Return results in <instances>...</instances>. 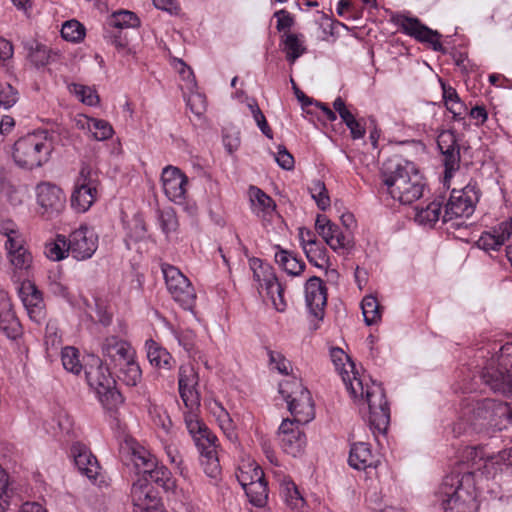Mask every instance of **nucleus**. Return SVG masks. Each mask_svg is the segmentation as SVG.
<instances>
[{"mask_svg":"<svg viewBox=\"0 0 512 512\" xmlns=\"http://www.w3.org/2000/svg\"><path fill=\"white\" fill-rule=\"evenodd\" d=\"M330 356L354 403L361 412L367 411L373 433L384 435L390 423V409L382 385L368 375L360 374L342 349L332 348Z\"/></svg>","mask_w":512,"mask_h":512,"instance_id":"f257e3e1","label":"nucleus"},{"mask_svg":"<svg viewBox=\"0 0 512 512\" xmlns=\"http://www.w3.org/2000/svg\"><path fill=\"white\" fill-rule=\"evenodd\" d=\"M458 467L445 476L435 493L444 512H477L480 486L477 478L481 470L473 469L471 460L463 456V448L457 459Z\"/></svg>","mask_w":512,"mask_h":512,"instance_id":"f03ea898","label":"nucleus"},{"mask_svg":"<svg viewBox=\"0 0 512 512\" xmlns=\"http://www.w3.org/2000/svg\"><path fill=\"white\" fill-rule=\"evenodd\" d=\"M382 187L395 201L410 205L419 200L424 193L426 183L417 166L408 160L395 158L384 164Z\"/></svg>","mask_w":512,"mask_h":512,"instance_id":"7ed1b4c3","label":"nucleus"},{"mask_svg":"<svg viewBox=\"0 0 512 512\" xmlns=\"http://www.w3.org/2000/svg\"><path fill=\"white\" fill-rule=\"evenodd\" d=\"M53 149L52 133L45 129L36 130L14 143L12 157L19 167L32 170L45 165Z\"/></svg>","mask_w":512,"mask_h":512,"instance_id":"20e7f679","label":"nucleus"},{"mask_svg":"<svg viewBox=\"0 0 512 512\" xmlns=\"http://www.w3.org/2000/svg\"><path fill=\"white\" fill-rule=\"evenodd\" d=\"M463 417L475 429L489 426L501 430L505 427V422L512 421V411L506 403L482 399L467 404L463 410Z\"/></svg>","mask_w":512,"mask_h":512,"instance_id":"39448f33","label":"nucleus"},{"mask_svg":"<svg viewBox=\"0 0 512 512\" xmlns=\"http://www.w3.org/2000/svg\"><path fill=\"white\" fill-rule=\"evenodd\" d=\"M236 477L244 489L249 502L256 507H263L268 500V488L264 473L257 462L249 456L239 461Z\"/></svg>","mask_w":512,"mask_h":512,"instance_id":"423d86ee","label":"nucleus"},{"mask_svg":"<svg viewBox=\"0 0 512 512\" xmlns=\"http://www.w3.org/2000/svg\"><path fill=\"white\" fill-rule=\"evenodd\" d=\"M279 393L286 401L294 422L307 424L315 417V408L310 392L301 381L293 378L279 384Z\"/></svg>","mask_w":512,"mask_h":512,"instance_id":"0eeeda50","label":"nucleus"},{"mask_svg":"<svg viewBox=\"0 0 512 512\" xmlns=\"http://www.w3.org/2000/svg\"><path fill=\"white\" fill-rule=\"evenodd\" d=\"M1 234L7 238L5 248L9 263L13 268V278L20 281L21 278L28 276L33 264V256L25 247V237L17 229L3 226Z\"/></svg>","mask_w":512,"mask_h":512,"instance_id":"6e6552de","label":"nucleus"},{"mask_svg":"<svg viewBox=\"0 0 512 512\" xmlns=\"http://www.w3.org/2000/svg\"><path fill=\"white\" fill-rule=\"evenodd\" d=\"M463 456L470 459L473 469L481 470V476L486 479L494 477L504 468H512V447L490 454L483 447L466 446Z\"/></svg>","mask_w":512,"mask_h":512,"instance_id":"1a4fd4ad","label":"nucleus"},{"mask_svg":"<svg viewBox=\"0 0 512 512\" xmlns=\"http://www.w3.org/2000/svg\"><path fill=\"white\" fill-rule=\"evenodd\" d=\"M89 387L94 391L103 406L116 404L121 396L116 390V381L107 365L96 359L85 372Z\"/></svg>","mask_w":512,"mask_h":512,"instance_id":"9d476101","label":"nucleus"},{"mask_svg":"<svg viewBox=\"0 0 512 512\" xmlns=\"http://www.w3.org/2000/svg\"><path fill=\"white\" fill-rule=\"evenodd\" d=\"M499 352V367L495 368L492 364L487 366L482 379L493 391L506 394L512 392V343L504 344Z\"/></svg>","mask_w":512,"mask_h":512,"instance_id":"9b49d317","label":"nucleus"},{"mask_svg":"<svg viewBox=\"0 0 512 512\" xmlns=\"http://www.w3.org/2000/svg\"><path fill=\"white\" fill-rule=\"evenodd\" d=\"M480 199V190L476 183L469 182L460 190L453 189L445 205L443 223L457 218H469L475 211Z\"/></svg>","mask_w":512,"mask_h":512,"instance_id":"f8f14e48","label":"nucleus"},{"mask_svg":"<svg viewBox=\"0 0 512 512\" xmlns=\"http://www.w3.org/2000/svg\"><path fill=\"white\" fill-rule=\"evenodd\" d=\"M161 270L172 298L184 309H192L196 300V292L190 280L173 265L164 263L161 265Z\"/></svg>","mask_w":512,"mask_h":512,"instance_id":"ddd939ff","label":"nucleus"},{"mask_svg":"<svg viewBox=\"0 0 512 512\" xmlns=\"http://www.w3.org/2000/svg\"><path fill=\"white\" fill-rule=\"evenodd\" d=\"M391 21L404 34L415 38L419 42L430 44L434 51L442 52L444 50L440 41V33L422 24L418 18L409 17L404 14H395L392 16Z\"/></svg>","mask_w":512,"mask_h":512,"instance_id":"4468645a","label":"nucleus"},{"mask_svg":"<svg viewBox=\"0 0 512 512\" xmlns=\"http://www.w3.org/2000/svg\"><path fill=\"white\" fill-rule=\"evenodd\" d=\"M38 212L46 219L52 220L65 209L66 196L63 190L50 182H41L36 187Z\"/></svg>","mask_w":512,"mask_h":512,"instance_id":"2eb2a0df","label":"nucleus"},{"mask_svg":"<svg viewBox=\"0 0 512 512\" xmlns=\"http://www.w3.org/2000/svg\"><path fill=\"white\" fill-rule=\"evenodd\" d=\"M70 255L77 261L93 257L98 249L99 237L92 226H79L68 236Z\"/></svg>","mask_w":512,"mask_h":512,"instance_id":"dca6fc26","label":"nucleus"},{"mask_svg":"<svg viewBox=\"0 0 512 512\" xmlns=\"http://www.w3.org/2000/svg\"><path fill=\"white\" fill-rule=\"evenodd\" d=\"M162 188L167 198L176 203L184 204L187 197L189 179L178 167L168 165L161 173Z\"/></svg>","mask_w":512,"mask_h":512,"instance_id":"f3484780","label":"nucleus"},{"mask_svg":"<svg viewBox=\"0 0 512 512\" xmlns=\"http://www.w3.org/2000/svg\"><path fill=\"white\" fill-rule=\"evenodd\" d=\"M131 499L133 503L132 512L156 511L157 508L164 507L158 492L151 485L147 478H138L131 488Z\"/></svg>","mask_w":512,"mask_h":512,"instance_id":"a211bd4d","label":"nucleus"},{"mask_svg":"<svg viewBox=\"0 0 512 512\" xmlns=\"http://www.w3.org/2000/svg\"><path fill=\"white\" fill-rule=\"evenodd\" d=\"M304 297L310 316L321 321L327 305V288L322 279L317 276L310 277L304 285Z\"/></svg>","mask_w":512,"mask_h":512,"instance_id":"6ab92c4d","label":"nucleus"},{"mask_svg":"<svg viewBox=\"0 0 512 512\" xmlns=\"http://www.w3.org/2000/svg\"><path fill=\"white\" fill-rule=\"evenodd\" d=\"M300 423L285 419L278 429V439L283 451L294 457L300 455L306 445V436L299 427Z\"/></svg>","mask_w":512,"mask_h":512,"instance_id":"aec40b11","label":"nucleus"},{"mask_svg":"<svg viewBox=\"0 0 512 512\" xmlns=\"http://www.w3.org/2000/svg\"><path fill=\"white\" fill-rule=\"evenodd\" d=\"M317 226H300L299 240L308 261L316 267L327 262L325 247L317 240Z\"/></svg>","mask_w":512,"mask_h":512,"instance_id":"412c9836","label":"nucleus"},{"mask_svg":"<svg viewBox=\"0 0 512 512\" xmlns=\"http://www.w3.org/2000/svg\"><path fill=\"white\" fill-rule=\"evenodd\" d=\"M199 382L198 373L190 364L179 368L178 386L179 394L185 407H200V393L197 390Z\"/></svg>","mask_w":512,"mask_h":512,"instance_id":"4be33fe9","label":"nucleus"},{"mask_svg":"<svg viewBox=\"0 0 512 512\" xmlns=\"http://www.w3.org/2000/svg\"><path fill=\"white\" fill-rule=\"evenodd\" d=\"M183 419L185 427L197 448L218 441L201 418L199 407H186V411L183 412Z\"/></svg>","mask_w":512,"mask_h":512,"instance_id":"5701e85b","label":"nucleus"},{"mask_svg":"<svg viewBox=\"0 0 512 512\" xmlns=\"http://www.w3.org/2000/svg\"><path fill=\"white\" fill-rule=\"evenodd\" d=\"M102 354L106 365L114 368L127 360H132L136 356V351L129 342L116 336H110L103 342Z\"/></svg>","mask_w":512,"mask_h":512,"instance_id":"b1692460","label":"nucleus"},{"mask_svg":"<svg viewBox=\"0 0 512 512\" xmlns=\"http://www.w3.org/2000/svg\"><path fill=\"white\" fill-rule=\"evenodd\" d=\"M71 456L79 472L92 483L100 485V481H98L100 466L89 448L80 442H76L71 446Z\"/></svg>","mask_w":512,"mask_h":512,"instance_id":"393cba45","label":"nucleus"},{"mask_svg":"<svg viewBox=\"0 0 512 512\" xmlns=\"http://www.w3.org/2000/svg\"><path fill=\"white\" fill-rule=\"evenodd\" d=\"M19 296L30 319L40 323L45 318V309L42 293L31 281H23L19 288Z\"/></svg>","mask_w":512,"mask_h":512,"instance_id":"a878e982","label":"nucleus"},{"mask_svg":"<svg viewBox=\"0 0 512 512\" xmlns=\"http://www.w3.org/2000/svg\"><path fill=\"white\" fill-rule=\"evenodd\" d=\"M348 463L355 470L366 471L377 469L381 465V458L372 451L369 443L359 441L351 444Z\"/></svg>","mask_w":512,"mask_h":512,"instance_id":"bb28decb","label":"nucleus"},{"mask_svg":"<svg viewBox=\"0 0 512 512\" xmlns=\"http://www.w3.org/2000/svg\"><path fill=\"white\" fill-rule=\"evenodd\" d=\"M146 478L151 485L152 482L156 483L158 486H161L165 492L171 493L178 500H185L189 497L188 491L177 486L168 468L164 465H159L158 462L154 467L148 470Z\"/></svg>","mask_w":512,"mask_h":512,"instance_id":"cd10ccee","label":"nucleus"},{"mask_svg":"<svg viewBox=\"0 0 512 512\" xmlns=\"http://www.w3.org/2000/svg\"><path fill=\"white\" fill-rule=\"evenodd\" d=\"M0 330L10 339L21 335V325L12 308L8 293L0 288Z\"/></svg>","mask_w":512,"mask_h":512,"instance_id":"c85d7f7f","label":"nucleus"},{"mask_svg":"<svg viewBox=\"0 0 512 512\" xmlns=\"http://www.w3.org/2000/svg\"><path fill=\"white\" fill-rule=\"evenodd\" d=\"M512 235V226H487L476 244L484 251H495L502 247Z\"/></svg>","mask_w":512,"mask_h":512,"instance_id":"c756f323","label":"nucleus"},{"mask_svg":"<svg viewBox=\"0 0 512 512\" xmlns=\"http://www.w3.org/2000/svg\"><path fill=\"white\" fill-rule=\"evenodd\" d=\"M333 108L339 114L342 122L350 131L353 140H360L366 134V121L364 118H357L346 106L345 101L341 97H337L333 102Z\"/></svg>","mask_w":512,"mask_h":512,"instance_id":"7c9ffc66","label":"nucleus"},{"mask_svg":"<svg viewBox=\"0 0 512 512\" xmlns=\"http://www.w3.org/2000/svg\"><path fill=\"white\" fill-rule=\"evenodd\" d=\"M317 233L334 251L348 248L352 243V235L348 226H317Z\"/></svg>","mask_w":512,"mask_h":512,"instance_id":"2f4dec72","label":"nucleus"},{"mask_svg":"<svg viewBox=\"0 0 512 512\" xmlns=\"http://www.w3.org/2000/svg\"><path fill=\"white\" fill-rule=\"evenodd\" d=\"M217 442H213L198 448L200 462L207 477L218 480L221 475V467L217 455Z\"/></svg>","mask_w":512,"mask_h":512,"instance_id":"473e14b6","label":"nucleus"},{"mask_svg":"<svg viewBox=\"0 0 512 512\" xmlns=\"http://www.w3.org/2000/svg\"><path fill=\"white\" fill-rule=\"evenodd\" d=\"M0 194L12 206L20 205L26 196L23 188L15 185L9 171L0 167Z\"/></svg>","mask_w":512,"mask_h":512,"instance_id":"72a5a7b5","label":"nucleus"},{"mask_svg":"<svg viewBox=\"0 0 512 512\" xmlns=\"http://www.w3.org/2000/svg\"><path fill=\"white\" fill-rule=\"evenodd\" d=\"M250 267L253 271L254 280L258 282L261 288L278 289V279L271 265L258 258H253L250 260Z\"/></svg>","mask_w":512,"mask_h":512,"instance_id":"f704fd0d","label":"nucleus"},{"mask_svg":"<svg viewBox=\"0 0 512 512\" xmlns=\"http://www.w3.org/2000/svg\"><path fill=\"white\" fill-rule=\"evenodd\" d=\"M280 46L290 64H293L299 57L305 54L307 50L304 45V36L296 33L282 34Z\"/></svg>","mask_w":512,"mask_h":512,"instance_id":"c9c22d12","label":"nucleus"},{"mask_svg":"<svg viewBox=\"0 0 512 512\" xmlns=\"http://www.w3.org/2000/svg\"><path fill=\"white\" fill-rule=\"evenodd\" d=\"M147 358L152 366L160 369H172L174 360L171 354L153 339L145 342Z\"/></svg>","mask_w":512,"mask_h":512,"instance_id":"e433bc0d","label":"nucleus"},{"mask_svg":"<svg viewBox=\"0 0 512 512\" xmlns=\"http://www.w3.org/2000/svg\"><path fill=\"white\" fill-rule=\"evenodd\" d=\"M119 381L129 387L136 386L142 379V370L137 357L113 368Z\"/></svg>","mask_w":512,"mask_h":512,"instance_id":"4c0bfd02","label":"nucleus"},{"mask_svg":"<svg viewBox=\"0 0 512 512\" xmlns=\"http://www.w3.org/2000/svg\"><path fill=\"white\" fill-rule=\"evenodd\" d=\"M44 254L49 260L54 262L66 259L70 255L68 238L62 234L56 235L55 238L45 243Z\"/></svg>","mask_w":512,"mask_h":512,"instance_id":"58836bf2","label":"nucleus"},{"mask_svg":"<svg viewBox=\"0 0 512 512\" xmlns=\"http://www.w3.org/2000/svg\"><path fill=\"white\" fill-rule=\"evenodd\" d=\"M249 196L253 210L257 214L262 213L265 219L275 211V202L260 188L251 186L249 189Z\"/></svg>","mask_w":512,"mask_h":512,"instance_id":"ea45409f","label":"nucleus"},{"mask_svg":"<svg viewBox=\"0 0 512 512\" xmlns=\"http://www.w3.org/2000/svg\"><path fill=\"white\" fill-rule=\"evenodd\" d=\"M132 449V461L135 467L139 470V478L146 477L148 470L155 466L157 463L156 457L144 447L134 444Z\"/></svg>","mask_w":512,"mask_h":512,"instance_id":"a19ab883","label":"nucleus"},{"mask_svg":"<svg viewBox=\"0 0 512 512\" xmlns=\"http://www.w3.org/2000/svg\"><path fill=\"white\" fill-rule=\"evenodd\" d=\"M98 191L91 188L74 187L71 195V207L78 213L86 212L97 199Z\"/></svg>","mask_w":512,"mask_h":512,"instance_id":"79ce46f5","label":"nucleus"},{"mask_svg":"<svg viewBox=\"0 0 512 512\" xmlns=\"http://www.w3.org/2000/svg\"><path fill=\"white\" fill-rule=\"evenodd\" d=\"M280 491L284 502L292 510H301L304 508L305 500L293 481L289 479L283 480L280 485Z\"/></svg>","mask_w":512,"mask_h":512,"instance_id":"37998d69","label":"nucleus"},{"mask_svg":"<svg viewBox=\"0 0 512 512\" xmlns=\"http://www.w3.org/2000/svg\"><path fill=\"white\" fill-rule=\"evenodd\" d=\"M141 24L139 17L132 11L119 10L111 14L106 25L114 29L138 28Z\"/></svg>","mask_w":512,"mask_h":512,"instance_id":"c03bdc74","label":"nucleus"},{"mask_svg":"<svg viewBox=\"0 0 512 512\" xmlns=\"http://www.w3.org/2000/svg\"><path fill=\"white\" fill-rule=\"evenodd\" d=\"M439 150L443 156L444 184L446 185L460 167V145L456 144L448 147L447 151L445 149Z\"/></svg>","mask_w":512,"mask_h":512,"instance_id":"a18cd8bd","label":"nucleus"},{"mask_svg":"<svg viewBox=\"0 0 512 512\" xmlns=\"http://www.w3.org/2000/svg\"><path fill=\"white\" fill-rule=\"evenodd\" d=\"M28 50V58L36 67H44L49 64L53 52L45 45L37 41H31L25 45Z\"/></svg>","mask_w":512,"mask_h":512,"instance_id":"49530a36","label":"nucleus"},{"mask_svg":"<svg viewBox=\"0 0 512 512\" xmlns=\"http://www.w3.org/2000/svg\"><path fill=\"white\" fill-rule=\"evenodd\" d=\"M364 321L368 326L375 325L382 318V311L376 297L372 295L365 296L361 302Z\"/></svg>","mask_w":512,"mask_h":512,"instance_id":"de8ad7c7","label":"nucleus"},{"mask_svg":"<svg viewBox=\"0 0 512 512\" xmlns=\"http://www.w3.org/2000/svg\"><path fill=\"white\" fill-rule=\"evenodd\" d=\"M61 361L63 368L72 374L78 375L83 369L79 350L73 346H66L61 349Z\"/></svg>","mask_w":512,"mask_h":512,"instance_id":"09e8293b","label":"nucleus"},{"mask_svg":"<svg viewBox=\"0 0 512 512\" xmlns=\"http://www.w3.org/2000/svg\"><path fill=\"white\" fill-rule=\"evenodd\" d=\"M99 177L98 172L87 163H83L79 171V175L76 178L74 187L79 188H91V190L98 191Z\"/></svg>","mask_w":512,"mask_h":512,"instance_id":"8fccbe9b","label":"nucleus"},{"mask_svg":"<svg viewBox=\"0 0 512 512\" xmlns=\"http://www.w3.org/2000/svg\"><path fill=\"white\" fill-rule=\"evenodd\" d=\"M87 128L97 141L107 140L111 138L114 133L111 124L103 119L88 118Z\"/></svg>","mask_w":512,"mask_h":512,"instance_id":"3c124183","label":"nucleus"},{"mask_svg":"<svg viewBox=\"0 0 512 512\" xmlns=\"http://www.w3.org/2000/svg\"><path fill=\"white\" fill-rule=\"evenodd\" d=\"M69 91L73 93L82 103L95 106L99 103V96L95 89L77 83L69 85Z\"/></svg>","mask_w":512,"mask_h":512,"instance_id":"603ef678","label":"nucleus"},{"mask_svg":"<svg viewBox=\"0 0 512 512\" xmlns=\"http://www.w3.org/2000/svg\"><path fill=\"white\" fill-rule=\"evenodd\" d=\"M44 343L48 356H53L62 345V337L59 334V329L53 322H49L46 326Z\"/></svg>","mask_w":512,"mask_h":512,"instance_id":"864d4df0","label":"nucleus"},{"mask_svg":"<svg viewBox=\"0 0 512 512\" xmlns=\"http://www.w3.org/2000/svg\"><path fill=\"white\" fill-rule=\"evenodd\" d=\"M61 36L70 42H80L85 36V27L77 20L66 21L62 25Z\"/></svg>","mask_w":512,"mask_h":512,"instance_id":"5fc2aeb1","label":"nucleus"},{"mask_svg":"<svg viewBox=\"0 0 512 512\" xmlns=\"http://www.w3.org/2000/svg\"><path fill=\"white\" fill-rule=\"evenodd\" d=\"M213 415L215 416L219 427L228 436L234 435L233 421L227 410L218 402L214 403V407L211 408Z\"/></svg>","mask_w":512,"mask_h":512,"instance_id":"6e6d98bb","label":"nucleus"},{"mask_svg":"<svg viewBox=\"0 0 512 512\" xmlns=\"http://www.w3.org/2000/svg\"><path fill=\"white\" fill-rule=\"evenodd\" d=\"M161 441L170 464L174 465L182 476H185L186 468L183 466L182 456L178 447L174 443L169 442L168 439H161Z\"/></svg>","mask_w":512,"mask_h":512,"instance_id":"4d7b16f0","label":"nucleus"},{"mask_svg":"<svg viewBox=\"0 0 512 512\" xmlns=\"http://www.w3.org/2000/svg\"><path fill=\"white\" fill-rule=\"evenodd\" d=\"M270 369L275 370L283 375H288L292 370V365L286 357L278 351L268 350Z\"/></svg>","mask_w":512,"mask_h":512,"instance_id":"13d9d810","label":"nucleus"},{"mask_svg":"<svg viewBox=\"0 0 512 512\" xmlns=\"http://www.w3.org/2000/svg\"><path fill=\"white\" fill-rule=\"evenodd\" d=\"M19 100V92L9 83L0 84V108L10 109Z\"/></svg>","mask_w":512,"mask_h":512,"instance_id":"bf43d9fd","label":"nucleus"},{"mask_svg":"<svg viewBox=\"0 0 512 512\" xmlns=\"http://www.w3.org/2000/svg\"><path fill=\"white\" fill-rule=\"evenodd\" d=\"M166 327L177 340L178 344L184 348V350L190 352L193 349L195 342V333L192 330H177L168 323H166Z\"/></svg>","mask_w":512,"mask_h":512,"instance_id":"052dcab7","label":"nucleus"},{"mask_svg":"<svg viewBox=\"0 0 512 512\" xmlns=\"http://www.w3.org/2000/svg\"><path fill=\"white\" fill-rule=\"evenodd\" d=\"M441 213V204L438 202H432L417 214V218L420 224H435L439 221Z\"/></svg>","mask_w":512,"mask_h":512,"instance_id":"680f3d73","label":"nucleus"},{"mask_svg":"<svg viewBox=\"0 0 512 512\" xmlns=\"http://www.w3.org/2000/svg\"><path fill=\"white\" fill-rule=\"evenodd\" d=\"M104 38L111 43L119 52L128 48L129 41L122 30L114 29L109 26L105 27Z\"/></svg>","mask_w":512,"mask_h":512,"instance_id":"e2e57ef3","label":"nucleus"},{"mask_svg":"<svg viewBox=\"0 0 512 512\" xmlns=\"http://www.w3.org/2000/svg\"><path fill=\"white\" fill-rule=\"evenodd\" d=\"M310 193L320 209L325 210L327 207L330 206V198L328 195V191L323 182H314L310 187Z\"/></svg>","mask_w":512,"mask_h":512,"instance_id":"0e129e2a","label":"nucleus"},{"mask_svg":"<svg viewBox=\"0 0 512 512\" xmlns=\"http://www.w3.org/2000/svg\"><path fill=\"white\" fill-rule=\"evenodd\" d=\"M49 290L57 295L66 298L68 296V288L60 271L50 272L48 276Z\"/></svg>","mask_w":512,"mask_h":512,"instance_id":"69168bd1","label":"nucleus"},{"mask_svg":"<svg viewBox=\"0 0 512 512\" xmlns=\"http://www.w3.org/2000/svg\"><path fill=\"white\" fill-rule=\"evenodd\" d=\"M154 425L159 428L166 436L170 434L172 422L168 414L159 408L150 410Z\"/></svg>","mask_w":512,"mask_h":512,"instance_id":"338daca9","label":"nucleus"},{"mask_svg":"<svg viewBox=\"0 0 512 512\" xmlns=\"http://www.w3.org/2000/svg\"><path fill=\"white\" fill-rule=\"evenodd\" d=\"M187 106L193 114L200 117L206 111V97L199 92H191L187 98Z\"/></svg>","mask_w":512,"mask_h":512,"instance_id":"774afa93","label":"nucleus"}]
</instances>
